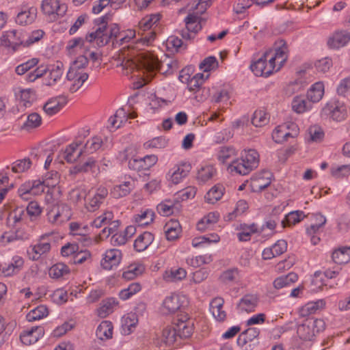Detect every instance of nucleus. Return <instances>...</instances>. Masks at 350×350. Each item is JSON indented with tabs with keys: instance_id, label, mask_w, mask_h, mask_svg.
<instances>
[{
	"instance_id": "obj_1",
	"label": "nucleus",
	"mask_w": 350,
	"mask_h": 350,
	"mask_svg": "<svg viewBox=\"0 0 350 350\" xmlns=\"http://www.w3.org/2000/svg\"><path fill=\"white\" fill-rule=\"evenodd\" d=\"M154 39L155 33L150 31L135 39L126 49L123 48L113 56V64L121 68L122 75L139 79L134 84L135 88H140L148 83L153 77L154 70L163 66L154 54L144 51Z\"/></svg>"
},
{
	"instance_id": "obj_2",
	"label": "nucleus",
	"mask_w": 350,
	"mask_h": 350,
	"mask_svg": "<svg viewBox=\"0 0 350 350\" xmlns=\"http://www.w3.org/2000/svg\"><path fill=\"white\" fill-rule=\"evenodd\" d=\"M288 52L285 41L279 40L257 60L253 61L250 69L256 76L268 77L281 69L287 60Z\"/></svg>"
},
{
	"instance_id": "obj_3",
	"label": "nucleus",
	"mask_w": 350,
	"mask_h": 350,
	"mask_svg": "<svg viewBox=\"0 0 350 350\" xmlns=\"http://www.w3.org/2000/svg\"><path fill=\"white\" fill-rule=\"evenodd\" d=\"M53 197H49V192L46 195L45 200L47 203L46 219L47 221L55 226H60L67 222L72 217V210L69 206L64 203L55 202Z\"/></svg>"
},
{
	"instance_id": "obj_4",
	"label": "nucleus",
	"mask_w": 350,
	"mask_h": 350,
	"mask_svg": "<svg viewBox=\"0 0 350 350\" xmlns=\"http://www.w3.org/2000/svg\"><path fill=\"white\" fill-rule=\"evenodd\" d=\"M259 163V154L254 149L244 150L239 158L231 161L228 166L230 172L247 175L256 168Z\"/></svg>"
},
{
	"instance_id": "obj_5",
	"label": "nucleus",
	"mask_w": 350,
	"mask_h": 350,
	"mask_svg": "<svg viewBox=\"0 0 350 350\" xmlns=\"http://www.w3.org/2000/svg\"><path fill=\"white\" fill-rule=\"evenodd\" d=\"M321 115L335 122L345 121L349 115L348 106L343 101L331 99L321 109Z\"/></svg>"
},
{
	"instance_id": "obj_6",
	"label": "nucleus",
	"mask_w": 350,
	"mask_h": 350,
	"mask_svg": "<svg viewBox=\"0 0 350 350\" xmlns=\"http://www.w3.org/2000/svg\"><path fill=\"white\" fill-rule=\"evenodd\" d=\"M191 168L189 161H179L169 168L165 176V180L170 186L178 185L188 176Z\"/></svg>"
},
{
	"instance_id": "obj_7",
	"label": "nucleus",
	"mask_w": 350,
	"mask_h": 350,
	"mask_svg": "<svg viewBox=\"0 0 350 350\" xmlns=\"http://www.w3.org/2000/svg\"><path fill=\"white\" fill-rule=\"evenodd\" d=\"M325 323L322 319L308 318L297 326L298 336L304 340H311L315 335L325 329Z\"/></svg>"
},
{
	"instance_id": "obj_8",
	"label": "nucleus",
	"mask_w": 350,
	"mask_h": 350,
	"mask_svg": "<svg viewBox=\"0 0 350 350\" xmlns=\"http://www.w3.org/2000/svg\"><path fill=\"white\" fill-rule=\"evenodd\" d=\"M175 326L176 334L180 340H187L192 337L195 331V320L188 313L177 314L172 321Z\"/></svg>"
},
{
	"instance_id": "obj_9",
	"label": "nucleus",
	"mask_w": 350,
	"mask_h": 350,
	"mask_svg": "<svg viewBox=\"0 0 350 350\" xmlns=\"http://www.w3.org/2000/svg\"><path fill=\"white\" fill-rule=\"evenodd\" d=\"M187 302L186 295L178 293H171L163 300L159 312L163 316L172 315L183 307Z\"/></svg>"
},
{
	"instance_id": "obj_10",
	"label": "nucleus",
	"mask_w": 350,
	"mask_h": 350,
	"mask_svg": "<svg viewBox=\"0 0 350 350\" xmlns=\"http://www.w3.org/2000/svg\"><path fill=\"white\" fill-rule=\"evenodd\" d=\"M118 31L119 27L116 24L110 27L103 24L95 31L90 33L85 38L91 45H92V42H95L98 46H100L107 44L111 37H116V33Z\"/></svg>"
},
{
	"instance_id": "obj_11",
	"label": "nucleus",
	"mask_w": 350,
	"mask_h": 350,
	"mask_svg": "<svg viewBox=\"0 0 350 350\" xmlns=\"http://www.w3.org/2000/svg\"><path fill=\"white\" fill-rule=\"evenodd\" d=\"M41 11L51 21L62 17L67 12V5L60 0H42Z\"/></svg>"
},
{
	"instance_id": "obj_12",
	"label": "nucleus",
	"mask_w": 350,
	"mask_h": 350,
	"mask_svg": "<svg viewBox=\"0 0 350 350\" xmlns=\"http://www.w3.org/2000/svg\"><path fill=\"white\" fill-rule=\"evenodd\" d=\"M90 46L91 44L86 38L76 37L68 41L65 50L67 55L72 58L79 55L88 57Z\"/></svg>"
},
{
	"instance_id": "obj_13",
	"label": "nucleus",
	"mask_w": 350,
	"mask_h": 350,
	"mask_svg": "<svg viewBox=\"0 0 350 350\" xmlns=\"http://www.w3.org/2000/svg\"><path fill=\"white\" fill-rule=\"evenodd\" d=\"M136 116L135 112L129 106L120 107L109 118L107 127L111 131H114L124 125L129 119H133Z\"/></svg>"
},
{
	"instance_id": "obj_14",
	"label": "nucleus",
	"mask_w": 350,
	"mask_h": 350,
	"mask_svg": "<svg viewBox=\"0 0 350 350\" xmlns=\"http://www.w3.org/2000/svg\"><path fill=\"white\" fill-rule=\"evenodd\" d=\"M350 43V31L338 29L332 32L327 38V47L334 51H339Z\"/></svg>"
},
{
	"instance_id": "obj_15",
	"label": "nucleus",
	"mask_w": 350,
	"mask_h": 350,
	"mask_svg": "<svg viewBox=\"0 0 350 350\" xmlns=\"http://www.w3.org/2000/svg\"><path fill=\"white\" fill-rule=\"evenodd\" d=\"M299 133L297 125L293 122H287L275 128L272 138L276 143H282L289 137H295Z\"/></svg>"
},
{
	"instance_id": "obj_16",
	"label": "nucleus",
	"mask_w": 350,
	"mask_h": 350,
	"mask_svg": "<svg viewBox=\"0 0 350 350\" xmlns=\"http://www.w3.org/2000/svg\"><path fill=\"white\" fill-rule=\"evenodd\" d=\"M23 46V32L15 29L4 31L0 36V48L5 47L16 51Z\"/></svg>"
},
{
	"instance_id": "obj_17",
	"label": "nucleus",
	"mask_w": 350,
	"mask_h": 350,
	"mask_svg": "<svg viewBox=\"0 0 350 350\" xmlns=\"http://www.w3.org/2000/svg\"><path fill=\"white\" fill-rule=\"evenodd\" d=\"M88 79V73H76L68 71L62 85L65 90L74 93L82 87Z\"/></svg>"
},
{
	"instance_id": "obj_18",
	"label": "nucleus",
	"mask_w": 350,
	"mask_h": 350,
	"mask_svg": "<svg viewBox=\"0 0 350 350\" xmlns=\"http://www.w3.org/2000/svg\"><path fill=\"white\" fill-rule=\"evenodd\" d=\"M24 263L23 257L14 255L10 262L0 264V275L10 278L17 275L23 269Z\"/></svg>"
},
{
	"instance_id": "obj_19",
	"label": "nucleus",
	"mask_w": 350,
	"mask_h": 350,
	"mask_svg": "<svg viewBox=\"0 0 350 350\" xmlns=\"http://www.w3.org/2000/svg\"><path fill=\"white\" fill-rule=\"evenodd\" d=\"M107 194L108 191L105 187L100 186L98 188H92L88 192L86 208L90 211H95L99 207Z\"/></svg>"
},
{
	"instance_id": "obj_20",
	"label": "nucleus",
	"mask_w": 350,
	"mask_h": 350,
	"mask_svg": "<svg viewBox=\"0 0 350 350\" xmlns=\"http://www.w3.org/2000/svg\"><path fill=\"white\" fill-rule=\"evenodd\" d=\"M272 174L268 170H263L254 174L250 181V187L254 192H260L270 185Z\"/></svg>"
},
{
	"instance_id": "obj_21",
	"label": "nucleus",
	"mask_w": 350,
	"mask_h": 350,
	"mask_svg": "<svg viewBox=\"0 0 350 350\" xmlns=\"http://www.w3.org/2000/svg\"><path fill=\"white\" fill-rule=\"evenodd\" d=\"M122 258V254L120 250L109 249L103 254L100 265L105 270H112L119 266Z\"/></svg>"
},
{
	"instance_id": "obj_22",
	"label": "nucleus",
	"mask_w": 350,
	"mask_h": 350,
	"mask_svg": "<svg viewBox=\"0 0 350 350\" xmlns=\"http://www.w3.org/2000/svg\"><path fill=\"white\" fill-rule=\"evenodd\" d=\"M51 250V243L45 237H42L27 250L28 257L31 260H38Z\"/></svg>"
},
{
	"instance_id": "obj_23",
	"label": "nucleus",
	"mask_w": 350,
	"mask_h": 350,
	"mask_svg": "<svg viewBox=\"0 0 350 350\" xmlns=\"http://www.w3.org/2000/svg\"><path fill=\"white\" fill-rule=\"evenodd\" d=\"M202 14L203 13H198V12L193 8V12L189 13L185 18V26L187 30L189 31L182 34L185 39L189 40L193 38V34L201 29L202 27L200 19Z\"/></svg>"
},
{
	"instance_id": "obj_24",
	"label": "nucleus",
	"mask_w": 350,
	"mask_h": 350,
	"mask_svg": "<svg viewBox=\"0 0 350 350\" xmlns=\"http://www.w3.org/2000/svg\"><path fill=\"white\" fill-rule=\"evenodd\" d=\"M43 192V184L41 180H28L22 184L18 189L19 196L25 200H28V195L38 196Z\"/></svg>"
},
{
	"instance_id": "obj_25",
	"label": "nucleus",
	"mask_w": 350,
	"mask_h": 350,
	"mask_svg": "<svg viewBox=\"0 0 350 350\" xmlns=\"http://www.w3.org/2000/svg\"><path fill=\"white\" fill-rule=\"evenodd\" d=\"M46 76L43 79V84L46 86L52 87L62 79L64 74V66L61 62L51 65L47 67Z\"/></svg>"
},
{
	"instance_id": "obj_26",
	"label": "nucleus",
	"mask_w": 350,
	"mask_h": 350,
	"mask_svg": "<svg viewBox=\"0 0 350 350\" xmlns=\"http://www.w3.org/2000/svg\"><path fill=\"white\" fill-rule=\"evenodd\" d=\"M260 301V297L256 293H248L239 300L237 308L241 312L247 313L254 312Z\"/></svg>"
},
{
	"instance_id": "obj_27",
	"label": "nucleus",
	"mask_w": 350,
	"mask_h": 350,
	"mask_svg": "<svg viewBox=\"0 0 350 350\" xmlns=\"http://www.w3.org/2000/svg\"><path fill=\"white\" fill-rule=\"evenodd\" d=\"M135 187V180L130 176L125 177L124 180L113 187L111 195L114 198H120L130 193Z\"/></svg>"
},
{
	"instance_id": "obj_28",
	"label": "nucleus",
	"mask_w": 350,
	"mask_h": 350,
	"mask_svg": "<svg viewBox=\"0 0 350 350\" xmlns=\"http://www.w3.org/2000/svg\"><path fill=\"white\" fill-rule=\"evenodd\" d=\"M44 329L42 327L35 326L24 329L21 335V342L26 345L36 342L44 336Z\"/></svg>"
},
{
	"instance_id": "obj_29",
	"label": "nucleus",
	"mask_w": 350,
	"mask_h": 350,
	"mask_svg": "<svg viewBox=\"0 0 350 350\" xmlns=\"http://www.w3.org/2000/svg\"><path fill=\"white\" fill-rule=\"evenodd\" d=\"M64 158L68 163H74L84 154L81 140L76 139L73 143L68 146L64 152Z\"/></svg>"
},
{
	"instance_id": "obj_30",
	"label": "nucleus",
	"mask_w": 350,
	"mask_h": 350,
	"mask_svg": "<svg viewBox=\"0 0 350 350\" xmlns=\"http://www.w3.org/2000/svg\"><path fill=\"white\" fill-rule=\"evenodd\" d=\"M287 250V243L283 239L277 241L271 247H266L262 252V257L264 260H271L274 257L280 256Z\"/></svg>"
},
{
	"instance_id": "obj_31",
	"label": "nucleus",
	"mask_w": 350,
	"mask_h": 350,
	"mask_svg": "<svg viewBox=\"0 0 350 350\" xmlns=\"http://www.w3.org/2000/svg\"><path fill=\"white\" fill-rule=\"evenodd\" d=\"M66 104V99L64 96L51 98L44 105L43 109L49 116H53L58 113Z\"/></svg>"
},
{
	"instance_id": "obj_32",
	"label": "nucleus",
	"mask_w": 350,
	"mask_h": 350,
	"mask_svg": "<svg viewBox=\"0 0 350 350\" xmlns=\"http://www.w3.org/2000/svg\"><path fill=\"white\" fill-rule=\"evenodd\" d=\"M37 16V8L33 6L25 7L18 13L16 22L21 25L31 24Z\"/></svg>"
},
{
	"instance_id": "obj_33",
	"label": "nucleus",
	"mask_w": 350,
	"mask_h": 350,
	"mask_svg": "<svg viewBox=\"0 0 350 350\" xmlns=\"http://www.w3.org/2000/svg\"><path fill=\"white\" fill-rule=\"evenodd\" d=\"M219 241L220 237L217 233H211L194 237L191 241V245L195 248H205L219 243Z\"/></svg>"
},
{
	"instance_id": "obj_34",
	"label": "nucleus",
	"mask_w": 350,
	"mask_h": 350,
	"mask_svg": "<svg viewBox=\"0 0 350 350\" xmlns=\"http://www.w3.org/2000/svg\"><path fill=\"white\" fill-rule=\"evenodd\" d=\"M312 107L310 101L303 95L295 96L291 101L292 110L296 113L308 112L312 109Z\"/></svg>"
},
{
	"instance_id": "obj_35",
	"label": "nucleus",
	"mask_w": 350,
	"mask_h": 350,
	"mask_svg": "<svg viewBox=\"0 0 350 350\" xmlns=\"http://www.w3.org/2000/svg\"><path fill=\"white\" fill-rule=\"evenodd\" d=\"M224 300L222 297H217L210 302V312L217 321H223L226 318V312L224 310Z\"/></svg>"
},
{
	"instance_id": "obj_36",
	"label": "nucleus",
	"mask_w": 350,
	"mask_h": 350,
	"mask_svg": "<svg viewBox=\"0 0 350 350\" xmlns=\"http://www.w3.org/2000/svg\"><path fill=\"white\" fill-rule=\"evenodd\" d=\"M59 179L58 173L55 171H51L46 174L43 181H41L42 184H43V191L45 187L49 188L46 193L49 192V197L52 196L53 193L57 192L59 193V188L57 187V185L59 184Z\"/></svg>"
},
{
	"instance_id": "obj_37",
	"label": "nucleus",
	"mask_w": 350,
	"mask_h": 350,
	"mask_svg": "<svg viewBox=\"0 0 350 350\" xmlns=\"http://www.w3.org/2000/svg\"><path fill=\"white\" fill-rule=\"evenodd\" d=\"M325 85L322 81H318L312 84L307 91V98L313 103H319L323 97Z\"/></svg>"
},
{
	"instance_id": "obj_38",
	"label": "nucleus",
	"mask_w": 350,
	"mask_h": 350,
	"mask_svg": "<svg viewBox=\"0 0 350 350\" xmlns=\"http://www.w3.org/2000/svg\"><path fill=\"white\" fill-rule=\"evenodd\" d=\"M219 219L217 212H210L204 215L196 224V229L200 232H205L211 229Z\"/></svg>"
},
{
	"instance_id": "obj_39",
	"label": "nucleus",
	"mask_w": 350,
	"mask_h": 350,
	"mask_svg": "<svg viewBox=\"0 0 350 350\" xmlns=\"http://www.w3.org/2000/svg\"><path fill=\"white\" fill-rule=\"evenodd\" d=\"M118 305V301L115 298L110 297L104 299L97 308L96 314L100 318H105L114 311Z\"/></svg>"
},
{
	"instance_id": "obj_40",
	"label": "nucleus",
	"mask_w": 350,
	"mask_h": 350,
	"mask_svg": "<svg viewBox=\"0 0 350 350\" xmlns=\"http://www.w3.org/2000/svg\"><path fill=\"white\" fill-rule=\"evenodd\" d=\"M217 170L211 164L202 165L197 172L196 178L200 183H206L216 175Z\"/></svg>"
},
{
	"instance_id": "obj_41",
	"label": "nucleus",
	"mask_w": 350,
	"mask_h": 350,
	"mask_svg": "<svg viewBox=\"0 0 350 350\" xmlns=\"http://www.w3.org/2000/svg\"><path fill=\"white\" fill-rule=\"evenodd\" d=\"M154 215L153 210L150 208L142 209L133 216V221L139 226H146L154 221Z\"/></svg>"
},
{
	"instance_id": "obj_42",
	"label": "nucleus",
	"mask_w": 350,
	"mask_h": 350,
	"mask_svg": "<svg viewBox=\"0 0 350 350\" xmlns=\"http://www.w3.org/2000/svg\"><path fill=\"white\" fill-rule=\"evenodd\" d=\"M113 326L109 321H103L97 327L96 335L100 340H107L112 338Z\"/></svg>"
},
{
	"instance_id": "obj_43",
	"label": "nucleus",
	"mask_w": 350,
	"mask_h": 350,
	"mask_svg": "<svg viewBox=\"0 0 350 350\" xmlns=\"http://www.w3.org/2000/svg\"><path fill=\"white\" fill-rule=\"evenodd\" d=\"M139 319L135 314L129 312L122 317V329L125 335L132 333L138 324Z\"/></svg>"
},
{
	"instance_id": "obj_44",
	"label": "nucleus",
	"mask_w": 350,
	"mask_h": 350,
	"mask_svg": "<svg viewBox=\"0 0 350 350\" xmlns=\"http://www.w3.org/2000/svg\"><path fill=\"white\" fill-rule=\"evenodd\" d=\"M237 229L239 232L237 234V237L240 241L250 240L252 235L258 232V228L255 224H241Z\"/></svg>"
},
{
	"instance_id": "obj_45",
	"label": "nucleus",
	"mask_w": 350,
	"mask_h": 350,
	"mask_svg": "<svg viewBox=\"0 0 350 350\" xmlns=\"http://www.w3.org/2000/svg\"><path fill=\"white\" fill-rule=\"evenodd\" d=\"M325 302L323 299H319L314 301H309L300 308L299 312L300 316L307 317L314 314L319 310L323 309L325 307Z\"/></svg>"
},
{
	"instance_id": "obj_46",
	"label": "nucleus",
	"mask_w": 350,
	"mask_h": 350,
	"mask_svg": "<svg viewBox=\"0 0 350 350\" xmlns=\"http://www.w3.org/2000/svg\"><path fill=\"white\" fill-rule=\"evenodd\" d=\"M70 231L72 236H79L80 240L85 242V245H88L91 241L88 239V228L79 222H71L70 224Z\"/></svg>"
},
{
	"instance_id": "obj_47",
	"label": "nucleus",
	"mask_w": 350,
	"mask_h": 350,
	"mask_svg": "<svg viewBox=\"0 0 350 350\" xmlns=\"http://www.w3.org/2000/svg\"><path fill=\"white\" fill-rule=\"evenodd\" d=\"M154 241V236L149 232L139 234L134 242V248L137 252L146 250Z\"/></svg>"
},
{
	"instance_id": "obj_48",
	"label": "nucleus",
	"mask_w": 350,
	"mask_h": 350,
	"mask_svg": "<svg viewBox=\"0 0 350 350\" xmlns=\"http://www.w3.org/2000/svg\"><path fill=\"white\" fill-rule=\"evenodd\" d=\"M187 274V271L184 268H171L164 272L163 278L167 282H177L185 279Z\"/></svg>"
},
{
	"instance_id": "obj_49",
	"label": "nucleus",
	"mask_w": 350,
	"mask_h": 350,
	"mask_svg": "<svg viewBox=\"0 0 350 350\" xmlns=\"http://www.w3.org/2000/svg\"><path fill=\"white\" fill-rule=\"evenodd\" d=\"M298 280L297 275L294 272H291L287 275L277 278L273 281V286L279 290L291 286Z\"/></svg>"
},
{
	"instance_id": "obj_50",
	"label": "nucleus",
	"mask_w": 350,
	"mask_h": 350,
	"mask_svg": "<svg viewBox=\"0 0 350 350\" xmlns=\"http://www.w3.org/2000/svg\"><path fill=\"white\" fill-rule=\"evenodd\" d=\"M88 65V57L85 55H79L70 63V68L68 71L76 73H88L86 71Z\"/></svg>"
},
{
	"instance_id": "obj_51",
	"label": "nucleus",
	"mask_w": 350,
	"mask_h": 350,
	"mask_svg": "<svg viewBox=\"0 0 350 350\" xmlns=\"http://www.w3.org/2000/svg\"><path fill=\"white\" fill-rule=\"evenodd\" d=\"M332 257L336 264H345L350 262V247H341L335 250Z\"/></svg>"
},
{
	"instance_id": "obj_52",
	"label": "nucleus",
	"mask_w": 350,
	"mask_h": 350,
	"mask_svg": "<svg viewBox=\"0 0 350 350\" xmlns=\"http://www.w3.org/2000/svg\"><path fill=\"white\" fill-rule=\"evenodd\" d=\"M145 271V267L140 262L130 265L122 273V277L128 280H133L142 275Z\"/></svg>"
},
{
	"instance_id": "obj_53",
	"label": "nucleus",
	"mask_w": 350,
	"mask_h": 350,
	"mask_svg": "<svg viewBox=\"0 0 350 350\" xmlns=\"http://www.w3.org/2000/svg\"><path fill=\"white\" fill-rule=\"evenodd\" d=\"M103 143L101 137L98 135L92 137L84 144H82L84 154H92L96 152L101 148Z\"/></svg>"
},
{
	"instance_id": "obj_54",
	"label": "nucleus",
	"mask_w": 350,
	"mask_h": 350,
	"mask_svg": "<svg viewBox=\"0 0 350 350\" xmlns=\"http://www.w3.org/2000/svg\"><path fill=\"white\" fill-rule=\"evenodd\" d=\"M168 139L163 136L153 137L146 141L143 146L146 150H161L168 146Z\"/></svg>"
},
{
	"instance_id": "obj_55",
	"label": "nucleus",
	"mask_w": 350,
	"mask_h": 350,
	"mask_svg": "<svg viewBox=\"0 0 350 350\" xmlns=\"http://www.w3.org/2000/svg\"><path fill=\"white\" fill-rule=\"evenodd\" d=\"M237 155L236 150L232 147H220L217 149L215 157L221 163L228 162Z\"/></svg>"
},
{
	"instance_id": "obj_56",
	"label": "nucleus",
	"mask_w": 350,
	"mask_h": 350,
	"mask_svg": "<svg viewBox=\"0 0 350 350\" xmlns=\"http://www.w3.org/2000/svg\"><path fill=\"white\" fill-rule=\"evenodd\" d=\"M165 232L168 241H174L181 232V227L177 221H171L165 226Z\"/></svg>"
},
{
	"instance_id": "obj_57",
	"label": "nucleus",
	"mask_w": 350,
	"mask_h": 350,
	"mask_svg": "<svg viewBox=\"0 0 350 350\" xmlns=\"http://www.w3.org/2000/svg\"><path fill=\"white\" fill-rule=\"evenodd\" d=\"M161 18L159 14H152L144 16L139 22L138 26L140 30L148 31L152 29L155 26Z\"/></svg>"
},
{
	"instance_id": "obj_58",
	"label": "nucleus",
	"mask_w": 350,
	"mask_h": 350,
	"mask_svg": "<svg viewBox=\"0 0 350 350\" xmlns=\"http://www.w3.org/2000/svg\"><path fill=\"white\" fill-rule=\"evenodd\" d=\"M224 187L223 185L217 184L214 185L205 196V200L208 203L215 204L224 195Z\"/></svg>"
},
{
	"instance_id": "obj_59",
	"label": "nucleus",
	"mask_w": 350,
	"mask_h": 350,
	"mask_svg": "<svg viewBox=\"0 0 350 350\" xmlns=\"http://www.w3.org/2000/svg\"><path fill=\"white\" fill-rule=\"evenodd\" d=\"M133 227L129 226L124 231L114 233L111 236V243L113 245H122L125 244L128 240V234L131 235L133 233Z\"/></svg>"
},
{
	"instance_id": "obj_60",
	"label": "nucleus",
	"mask_w": 350,
	"mask_h": 350,
	"mask_svg": "<svg viewBox=\"0 0 350 350\" xmlns=\"http://www.w3.org/2000/svg\"><path fill=\"white\" fill-rule=\"evenodd\" d=\"M213 260L212 256L210 254L199 255L197 256L187 257L186 263L187 265L197 268L204 265L209 264Z\"/></svg>"
},
{
	"instance_id": "obj_61",
	"label": "nucleus",
	"mask_w": 350,
	"mask_h": 350,
	"mask_svg": "<svg viewBox=\"0 0 350 350\" xmlns=\"http://www.w3.org/2000/svg\"><path fill=\"white\" fill-rule=\"evenodd\" d=\"M269 122V115L263 109L256 110L254 113L252 123L256 127H261L267 124Z\"/></svg>"
},
{
	"instance_id": "obj_62",
	"label": "nucleus",
	"mask_w": 350,
	"mask_h": 350,
	"mask_svg": "<svg viewBox=\"0 0 350 350\" xmlns=\"http://www.w3.org/2000/svg\"><path fill=\"white\" fill-rule=\"evenodd\" d=\"M113 217L114 215L112 211H106L94 219L92 226L96 228H105L113 219Z\"/></svg>"
},
{
	"instance_id": "obj_63",
	"label": "nucleus",
	"mask_w": 350,
	"mask_h": 350,
	"mask_svg": "<svg viewBox=\"0 0 350 350\" xmlns=\"http://www.w3.org/2000/svg\"><path fill=\"white\" fill-rule=\"evenodd\" d=\"M48 313L47 308L44 305H40L31 310L27 314L26 318L28 321L31 322L46 317Z\"/></svg>"
},
{
	"instance_id": "obj_64",
	"label": "nucleus",
	"mask_w": 350,
	"mask_h": 350,
	"mask_svg": "<svg viewBox=\"0 0 350 350\" xmlns=\"http://www.w3.org/2000/svg\"><path fill=\"white\" fill-rule=\"evenodd\" d=\"M42 124V118L38 113L33 112L29 114L22 128L25 130H31L39 127Z\"/></svg>"
}]
</instances>
